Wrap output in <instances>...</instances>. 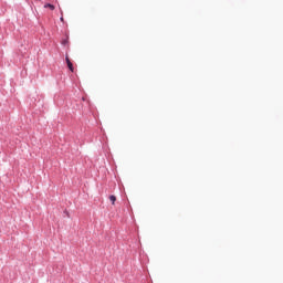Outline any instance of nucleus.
<instances>
[{
    "mask_svg": "<svg viewBox=\"0 0 283 283\" xmlns=\"http://www.w3.org/2000/svg\"><path fill=\"white\" fill-rule=\"evenodd\" d=\"M65 61L70 72H74V64H72V61H70V57L67 55L65 56Z\"/></svg>",
    "mask_w": 283,
    "mask_h": 283,
    "instance_id": "obj_1",
    "label": "nucleus"
},
{
    "mask_svg": "<svg viewBox=\"0 0 283 283\" xmlns=\"http://www.w3.org/2000/svg\"><path fill=\"white\" fill-rule=\"evenodd\" d=\"M109 200H111L112 205H115L116 203V196L111 195Z\"/></svg>",
    "mask_w": 283,
    "mask_h": 283,
    "instance_id": "obj_2",
    "label": "nucleus"
},
{
    "mask_svg": "<svg viewBox=\"0 0 283 283\" xmlns=\"http://www.w3.org/2000/svg\"><path fill=\"white\" fill-rule=\"evenodd\" d=\"M44 8H50V10H54V4L52 3H45Z\"/></svg>",
    "mask_w": 283,
    "mask_h": 283,
    "instance_id": "obj_3",
    "label": "nucleus"
},
{
    "mask_svg": "<svg viewBox=\"0 0 283 283\" xmlns=\"http://www.w3.org/2000/svg\"><path fill=\"white\" fill-rule=\"evenodd\" d=\"M60 21H63V17H62V18H60Z\"/></svg>",
    "mask_w": 283,
    "mask_h": 283,
    "instance_id": "obj_4",
    "label": "nucleus"
}]
</instances>
